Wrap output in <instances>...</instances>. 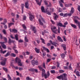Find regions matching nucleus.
<instances>
[{"label":"nucleus","instance_id":"f257e3e1","mask_svg":"<svg viewBox=\"0 0 80 80\" xmlns=\"http://www.w3.org/2000/svg\"><path fill=\"white\" fill-rule=\"evenodd\" d=\"M47 73V74L45 73V70L44 69H42V78L44 77V76L45 78L46 79L50 76V73L49 72V71H48Z\"/></svg>","mask_w":80,"mask_h":80},{"label":"nucleus","instance_id":"f03ea898","mask_svg":"<svg viewBox=\"0 0 80 80\" xmlns=\"http://www.w3.org/2000/svg\"><path fill=\"white\" fill-rule=\"evenodd\" d=\"M67 74L66 73H64L62 75H61L60 76H58L57 78L59 80H67Z\"/></svg>","mask_w":80,"mask_h":80},{"label":"nucleus","instance_id":"7ed1b4c3","mask_svg":"<svg viewBox=\"0 0 80 80\" xmlns=\"http://www.w3.org/2000/svg\"><path fill=\"white\" fill-rule=\"evenodd\" d=\"M1 60H2L1 62V64L2 65H3V66H4L5 65V64H6V62L7 61V58H2L1 59Z\"/></svg>","mask_w":80,"mask_h":80},{"label":"nucleus","instance_id":"20e7f679","mask_svg":"<svg viewBox=\"0 0 80 80\" xmlns=\"http://www.w3.org/2000/svg\"><path fill=\"white\" fill-rule=\"evenodd\" d=\"M15 61L16 62H18V65L19 66H21L22 67V64L21 63V60L19 58H18V57H17V58L15 59Z\"/></svg>","mask_w":80,"mask_h":80},{"label":"nucleus","instance_id":"39448f33","mask_svg":"<svg viewBox=\"0 0 80 80\" xmlns=\"http://www.w3.org/2000/svg\"><path fill=\"white\" fill-rule=\"evenodd\" d=\"M31 63L32 65L34 66L35 65H38V61L37 60L35 61L34 60H32L31 61Z\"/></svg>","mask_w":80,"mask_h":80},{"label":"nucleus","instance_id":"423d86ee","mask_svg":"<svg viewBox=\"0 0 80 80\" xmlns=\"http://www.w3.org/2000/svg\"><path fill=\"white\" fill-rule=\"evenodd\" d=\"M28 14L29 15V16H30L29 17L30 20L32 21V20H33V18H34V15L30 14V13H28Z\"/></svg>","mask_w":80,"mask_h":80},{"label":"nucleus","instance_id":"0eeeda50","mask_svg":"<svg viewBox=\"0 0 80 80\" xmlns=\"http://www.w3.org/2000/svg\"><path fill=\"white\" fill-rule=\"evenodd\" d=\"M4 43H5L4 42H0V43H1L2 48H4V49H6L7 48L6 47V45L3 44Z\"/></svg>","mask_w":80,"mask_h":80},{"label":"nucleus","instance_id":"6e6552de","mask_svg":"<svg viewBox=\"0 0 80 80\" xmlns=\"http://www.w3.org/2000/svg\"><path fill=\"white\" fill-rule=\"evenodd\" d=\"M28 70L29 71H30V72H38V71L37 69H33V68L29 69H28Z\"/></svg>","mask_w":80,"mask_h":80},{"label":"nucleus","instance_id":"1a4fd4ad","mask_svg":"<svg viewBox=\"0 0 80 80\" xmlns=\"http://www.w3.org/2000/svg\"><path fill=\"white\" fill-rule=\"evenodd\" d=\"M10 31L11 32H14V33H17V30L15 29L11 30V29H9Z\"/></svg>","mask_w":80,"mask_h":80},{"label":"nucleus","instance_id":"9d476101","mask_svg":"<svg viewBox=\"0 0 80 80\" xmlns=\"http://www.w3.org/2000/svg\"><path fill=\"white\" fill-rule=\"evenodd\" d=\"M42 47L43 49L45 51H47V52H48V53L50 52V51H49V50L48 48H45V47L44 46H42Z\"/></svg>","mask_w":80,"mask_h":80},{"label":"nucleus","instance_id":"9b49d317","mask_svg":"<svg viewBox=\"0 0 80 80\" xmlns=\"http://www.w3.org/2000/svg\"><path fill=\"white\" fill-rule=\"evenodd\" d=\"M25 7L26 8H27L28 9V7H29V4H28V2H26L25 3Z\"/></svg>","mask_w":80,"mask_h":80},{"label":"nucleus","instance_id":"f8f14e48","mask_svg":"<svg viewBox=\"0 0 80 80\" xmlns=\"http://www.w3.org/2000/svg\"><path fill=\"white\" fill-rule=\"evenodd\" d=\"M57 38L58 40V41H60V42H63V40L62 39V38H61L60 36H58L57 37Z\"/></svg>","mask_w":80,"mask_h":80},{"label":"nucleus","instance_id":"ddd939ff","mask_svg":"<svg viewBox=\"0 0 80 80\" xmlns=\"http://www.w3.org/2000/svg\"><path fill=\"white\" fill-rule=\"evenodd\" d=\"M57 25H58V26H59V27H65V26H63V24H62V23L60 22H59V23H58Z\"/></svg>","mask_w":80,"mask_h":80},{"label":"nucleus","instance_id":"4468645a","mask_svg":"<svg viewBox=\"0 0 80 80\" xmlns=\"http://www.w3.org/2000/svg\"><path fill=\"white\" fill-rule=\"evenodd\" d=\"M15 41L12 39H10V38H9V42H8V43H14Z\"/></svg>","mask_w":80,"mask_h":80},{"label":"nucleus","instance_id":"2eb2a0df","mask_svg":"<svg viewBox=\"0 0 80 80\" xmlns=\"http://www.w3.org/2000/svg\"><path fill=\"white\" fill-rule=\"evenodd\" d=\"M4 22H1V24H2L3 25H5L7 22V20L6 19H4Z\"/></svg>","mask_w":80,"mask_h":80},{"label":"nucleus","instance_id":"dca6fc26","mask_svg":"<svg viewBox=\"0 0 80 80\" xmlns=\"http://www.w3.org/2000/svg\"><path fill=\"white\" fill-rule=\"evenodd\" d=\"M41 10L42 12H43L45 13V9L44 8V7L43 6H42L41 8Z\"/></svg>","mask_w":80,"mask_h":80},{"label":"nucleus","instance_id":"f3484780","mask_svg":"<svg viewBox=\"0 0 80 80\" xmlns=\"http://www.w3.org/2000/svg\"><path fill=\"white\" fill-rule=\"evenodd\" d=\"M35 50L37 53H39V51H40V49H38L37 48H35Z\"/></svg>","mask_w":80,"mask_h":80},{"label":"nucleus","instance_id":"a211bd4d","mask_svg":"<svg viewBox=\"0 0 80 80\" xmlns=\"http://www.w3.org/2000/svg\"><path fill=\"white\" fill-rule=\"evenodd\" d=\"M24 7V4H22L21 5V8H22V13H23V8Z\"/></svg>","mask_w":80,"mask_h":80},{"label":"nucleus","instance_id":"6ab92c4d","mask_svg":"<svg viewBox=\"0 0 80 80\" xmlns=\"http://www.w3.org/2000/svg\"><path fill=\"white\" fill-rule=\"evenodd\" d=\"M74 8H73L72 7L71 8V9L70 12L71 13H72V14L73 13H74Z\"/></svg>","mask_w":80,"mask_h":80},{"label":"nucleus","instance_id":"aec40b11","mask_svg":"<svg viewBox=\"0 0 80 80\" xmlns=\"http://www.w3.org/2000/svg\"><path fill=\"white\" fill-rule=\"evenodd\" d=\"M32 31H34V33H36V32H37V30H36V28L35 27H32Z\"/></svg>","mask_w":80,"mask_h":80},{"label":"nucleus","instance_id":"412c9836","mask_svg":"<svg viewBox=\"0 0 80 80\" xmlns=\"http://www.w3.org/2000/svg\"><path fill=\"white\" fill-rule=\"evenodd\" d=\"M70 5L71 6H72V4H66L65 5V6L66 7H70Z\"/></svg>","mask_w":80,"mask_h":80},{"label":"nucleus","instance_id":"4be33fe9","mask_svg":"<svg viewBox=\"0 0 80 80\" xmlns=\"http://www.w3.org/2000/svg\"><path fill=\"white\" fill-rule=\"evenodd\" d=\"M14 24V23H8V28H10V27L12 26V25H13Z\"/></svg>","mask_w":80,"mask_h":80},{"label":"nucleus","instance_id":"5701e85b","mask_svg":"<svg viewBox=\"0 0 80 80\" xmlns=\"http://www.w3.org/2000/svg\"><path fill=\"white\" fill-rule=\"evenodd\" d=\"M40 18H41L42 22H43V23H45V20H44V19H43V18H42V16H41V15H40Z\"/></svg>","mask_w":80,"mask_h":80},{"label":"nucleus","instance_id":"b1692460","mask_svg":"<svg viewBox=\"0 0 80 80\" xmlns=\"http://www.w3.org/2000/svg\"><path fill=\"white\" fill-rule=\"evenodd\" d=\"M72 27H73L74 28H77V26L75 25V24H71Z\"/></svg>","mask_w":80,"mask_h":80},{"label":"nucleus","instance_id":"393cba45","mask_svg":"<svg viewBox=\"0 0 80 80\" xmlns=\"http://www.w3.org/2000/svg\"><path fill=\"white\" fill-rule=\"evenodd\" d=\"M38 21L40 23V25H43V23L42 22V21H41V19H38Z\"/></svg>","mask_w":80,"mask_h":80},{"label":"nucleus","instance_id":"a878e982","mask_svg":"<svg viewBox=\"0 0 80 80\" xmlns=\"http://www.w3.org/2000/svg\"><path fill=\"white\" fill-rule=\"evenodd\" d=\"M74 22H75L76 23H78V24H79L80 23V22H78V20H76V19H74Z\"/></svg>","mask_w":80,"mask_h":80},{"label":"nucleus","instance_id":"bb28decb","mask_svg":"<svg viewBox=\"0 0 80 80\" xmlns=\"http://www.w3.org/2000/svg\"><path fill=\"white\" fill-rule=\"evenodd\" d=\"M62 47H63L64 50L65 51L66 50V46L64 45H62Z\"/></svg>","mask_w":80,"mask_h":80},{"label":"nucleus","instance_id":"cd10ccee","mask_svg":"<svg viewBox=\"0 0 80 80\" xmlns=\"http://www.w3.org/2000/svg\"><path fill=\"white\" fill-rule=\"evenodd\" d=\"M9 55L10 52H7V53H6V55H4V57H8V56H9Z\"/></svg>","mask_w":80,"mask_h":80},{"label":"nucleus","instance_id":"c85d7f7f","mask_svg":"<svg viewBox=\"0 0 80 80\" xmlns=\"http://www.w3.org/2000/svg\"><path fill=\"white\" fill-rule=\"evenodd\" d=\"M18 34H16L15 35V39L16 40H18Z\"/></svg>","mask_w":80,"mask_h":80},{"label":"nucleus","instance_id":"c756f323","mask_svg":"<svg viewBox=\"0 0 80 80\" xmlns=\"http://www.w3.org/2000/svg\"><path fill=\"white\" fill-rule=\"evenodd\" d=\"M25 40L26 42H28V39H27V36H25Z\"/></svg>","mask_w":80,"mask_h":80},{"label":"nucleus","instance_id":"7c9ffc66","mask_svg":"<svg viewBox=\"0 0 80 80\" xmlns=\"http://www.w3.org/2000/svg\"><path fill=\"white\" fill-rule=\"evenodd\" d=\"M76 74L77 76H78V77H80V72L78 71H77L76 72Z\"/></svg>","mask_w":80,"mask_h":80},{"label":"nucleus","instance_id":"2f4dec72","mask_svg":"<svg viewBox=\"0 0 80 80\" xmlns=\"http://www.w3.org/2000/svg\"><path fill=\"white\" fill-rule=\"evenodd\" d=\"M41 40H42V43H43V44H45V40L44 39L42 38H41Z\"/></svg>","mask_w":80,"mask_h":80},{"label":"nucleus","instance_id":"473e14b6","mask_svg":"<svg viewBox=\"0 0 80 80\" xmlns=\"http://www.w3.org/2000/svg\"><path fill=\"white\" fill-rule=\"evenodd\" d=\"M3 38L4 39V40L5 41V43H7V38L3 37Z\"/></svg>","mask_w":80,"mask_h":80},{"label":"nucleus","instance_id":"72a5a7b5","mask_svg":"<svg viewBox=\"0 0 80 80\" xmlns=\"http://www.w3.org/2000/svg\"><path fill=\"white\" fill-rule=\"evenodd\" d=\"M6 51H3V50H1L0 51V52L1 53H3V54H4V53H6Z\"/></svg>","mask_w":80,"mask_h":80},{"label":"nucleus","instance_id":"f704fd0d","mask_svg":"<svg viewBox=\"0 0 80 80\" xmlns=\"http://www.w3.org/2000/svg\"><path fill=\"white\" fill-rule=\"evenodd\" d=\"M57 18H58V16L57 15H56V16H54V19L55 20H57Z\"/></svg>","mask_w":80,"mask_h":80},{"label":"nucleus","instance_id":"c9c22d12","mask_svg":"<svg viewBox=\"0 0 80 80\" xmlns=\"http://www.w3.org/2000/svg\"><path fill=\"white\" fill-rule=\"evenodd\" d=\"M26 80H32L31 78H30L29 77H28L26 78Z\"/></svg>","mask_w":80,"mask_h":80},{"label":"nucleus","instance_id":"e433bc0d","mask_svg":"<svg viewBox=\"0 0 80 80\" xmlns=\"http://www.w3.org/2000/svg\"><path fill=\"white\" fill-rule=\"evenodd\" d=\"M22 27H23L24 30H26L27 29V28H26V26H25V24H23L22 25Z\"/></svg>","mask_w":80,"mask_h":80},{"label":"nucleus","instance_id":"4c0bfd02","mask_svg":"<svg viewBox=\"0 0 80 80\" xmlns=\"http://www.w3.org/2000/svg\"><path fill=\"white\" fill-rule=\"evenodd\" d=\"M68 24V22H65L64 23V25H63V26H65V27H64V28H65L66 27V25Z\"/></svg>","mask_w":80,"mask_h":80},{"label":"nucleus","instance_id":"58836bf2","mask_svg":"<svg viewBox=\"0 0 80 80\" xmlns=\"http://www.w3.org/2000/svg\"><path fill=\"white\" fill-rule=\"evenodd\" d=\"M65 54H62L61 55V57L62 58H64V57H65Z\"/></svg>","mask_w":80,"mask_h":80},{"label":"nucleus","instance_id":"ea45409f","mask_svg":"<svg viewBox=\"0 0 80 80\" xmlns=\"http://www.w3.org/2000/svg\"><path fill=\"white\" fill-rule=\"evenodd\" d=\"M51 73H55V71L54 70H52L51 71Z\"/></svg>","mask_w":80,"mask_h":80},{"label":"nucleus","instance_id":"a19ab883","mask_svg":"<svg viewBox=\"0 0 80 80\" xmlns=\"http://www.w3.org/2000/svg\"><path fill=\"white\" fill-rule=\"evenodd\" d=\"M18 42L19 43H22L23 42V40H22V39H20V40H18Z\"/></svg>","mask_w":80,"mask_h":80},{"label":"nucleus","instance_id":"79ce46f5","mask_svg":"<svg viewBox=\"0 0 80 80\" xmlns=\"http://www.w3.org/2000/svg\"><path fill=\"white\" fill-rule=\"evenodd\" d=\"M59 2L60 4V6H61V7H63V4H62V2Z\"/></svg>","mask_w":80,"mask_h":80},{"label":"nucleus","instance_id":"37998d69","mask_svg":"<svg viewBox=\"0 0 80 80\" xmlns=\"http://www.w3.org/2000/svg\"><path fill=\"white\" fill-rule=\"evenodd\" d=\"M71 65H72V64H70L68 67V68L69 70H72V67H71Z\"/></svg>","mask_w":80,"mask_h":80},{"label":"nucleus","instance_id":"c03bdc74","mask_svg":"<svg viewBox=\"0 0 80 80\" xmlns=\"http://www.w3.org/2000/svg\"><path fill=\"white\" fill-rule=\"evenodd\" d=\"M3 32L5 35H6L7 34V32H6V30L5 29H3Z\"/></svg>","mask_w":80,"mask_h":80},{"label":"nucleus","instance_id":"a18cd8bd","mask_svg":"<svg viewBox=\"0 0 80 80\" xmlns=\"http://www.w3.org/2000/svg\"><path fill=\"white\" fill-rule=\"evenodd\" d=\"M11 55L12 56V57H16V55L13 53H12L11 54Z\"/></svg>","mask_w":80,"mask_h":80},{"label":"nucleus","instance_id":"49530a36","mask_svg":"<svg viewBox=\"0 0 80 80\" xmlns=\"http://www.w3.org/2000/svg\"><path fill=\"white\" fill-rule=\"evenodd\" d=\"M56 28L55 27H53V28H51V29L52 30V31H53L55 29H56Z\"/></svg>","mask_w":80,"mask_h":80},{"label":"nucleus","instance_id":"de8ad7c7","mask_svg":"<svg viewBox=\"0 0 80 80\" xmlns=\"http://www.w3.org/2000/svg\"><path fill=\"white\" fill-rule=\"evenodd\" d=\"M57 67L58 68V67H59V66H60V63L58 62H57Z\"/></svg>","mask_w":80,"mask_h":80},{"label":"nucleus","instance_id":"09e8293b","mask_svg":"<svg viewBox=\"0 0 80 80\" xmlns=\"http://www.w3.org/2000/svg\"><path fill=\"white\" fill-rule=\"evenodd\" d=\"M3 69L4 70V71H5L6 72H7V69L5 67L3 68Z\"/></svg>","mask_w":80,"mask_h":80},{"label":"nucleus","instance_id":"8fccbe9b","mask_svg":"<svg viewBox=\"0 0 80 80\" xmlns=\"http://www.w3.org/2000/svg\"><path fill=\"white\" fill-rule=\"evenodd\" d=\"M42 67L44 68H46V67H45V63H43L42 64Z\"/></svg>","mask_w":80,"mask_h":80},{"label":"nucleus","instance_id":"3c124183","mask_svg":"<svg viewBox=\"0 0 80 80\" xmlns=\"http://www.w3.org/2000/svg\"><path fill=\"white\" fill-rule=\"evenodd\" d=\"M47 57H49V58H52V56H51V55H50V54H47Z\"/></svg>","mask_w":80,"mask_h":80},{"label":"nucleus","instance_id":"603ef678","mask_svg":"<svg viewBox=\"0 0 80 80\" xmlns=\"http://www.w3.org/2000/svg\"><path fill=\"white\" fill-rule=\"evenodd\" d=\"M52 32L53 33H54L57 34V30H53V31H52Z\"/></svg>","mask_w":80,"mask_h":80},{"label":"nucleus","instance_id":"864d4df0","mask_svg":"<svg viewBox=\"0 0 80 80\" xmlns=\"http://www.w3.org/2000/svg\"><path fill=\"white\" fill-rule=\"evenodd\" d=\"M38 68H39V70H42V68H42V67H41V66H38Z\"/></svg>","mask_w":80,"mask_h":80},{"label":"nucleus","instance_id":"5fc2aeb1","mask_svg":"<svg viewBox=\"0 0 80 80\" xmlns=\"http://www.w3.org/2000/svg\"><path fill=\"white\" fill-rule=\"evenodd\" d=\"M46 12H47V14H48L49 15H51V13L50 12H48V11H47V10L46 11Z\"/></svg>","mask_w":80,"mask_h":80},{"label":"nucleus","instance_id":"6e6d98bb","mask_svg":"<svg viewBox=\"0 0 80 80\" xmlns=\"http://www.w3.org/2000/svg\"><path fill=\"white\" fill-rule=\"evenodd\" d=\"M63 72H64V71L63 70H59V73H63Z\"/></svg>","mask_w":80,"mask_h":80},{"label":"nucleus","instance_id":"4d7b16f0","mask_svg":"<svg viewBox=\"0 0 80 80\" xmlns=\"http://www.w3.org/2000/svg\"><path fill=\"white\" fill-rule=\"evenodd\" d=\"M26 16H23V20H26Z\"/></svg>","mask_w":80,"mask_h":80},{"label":"nucleus","instance_id":"13d9d810","mask_svg":"<svg viewBox=\"0 0 80 80\" xmlns=\"http://www.w3.org/2000/svg\"><path fill=\"white\" fill-rule=\"evenodd\" d=\"M4 28H5V29H7V26L5 25V24H4Z\"/></svg>","mask_w":80,"mask_h":80},{"label":"nucleus","instance_id":"bf43d9fd","mask_svg":"<svg viewBox=\"0 0 80 80\" xmlns=\"http://www.w3.org/2000/svg\"><path fill=\"white\" fill-rule=\"evenodd\" d=\"M8 77L9 80H11V78H11L10 76V75H9V74L8 75Z\"/></svg>","mask_w":80,"mask_h":80},{"label":"nucleus","instance_id":"052dcab7","mask_svg":"<svg viewBox=\"0 0 80 80\" xmlns=\"http://www.w3.org/2000/svg\"><path fill=\"white\" fill-rule=\"evenodd\" d=\"M67 16H68V14L67 13H65L64 15V16L63 17H67Z\"/></svg>","mask_w":80,"mask_h":80},{"label":"nucleus","instance_id":"680f3d73","mask_svg":"<svg viewBox=\"0 0 80 80\" xmlns=\"http://www.w3.org/2000/svg\"><path fill=\"white\" fill-rule=\"evenodd\" d=\"M19 57L21 59H23V56L22 55H20Z\"/></svg>","mask_w":80,"mask_h":80},{"label":"nucleus","instance_id":"e2e57ef3","mask_svg":"<svg viewBox=\"0 0 80 80\" xmlns=\"http://www.w3.org/2000/svg\"><path fill=\"white\" fill-rule=\"evenodd\" d=\"M0 36L1 39H3V37L2 36V35L0 34Z\"/></svg>","mask_w":80,"mask_h":80},{"label":"nucleus","instance_id":"0e129e2a","mask_svg":"<svg viewBox=\"0 0 80 80\" xmlns=\"http://www.w3.org/2000/svg\"><path fill=\"white\" fill-rule=\"evenodd\" d=\"M78 10L79 12H80V6H78Z\"/></svg>","mask_w":80,"mask_h":80},{"label":"nucleus","instance_id":"69168bd1","mask_svg":"<svg viewBox=\"0 0 80 80\" xmlns=\"http://www.w3.org/2000/svg\"><path fill=\"white\" fill-rule=\"evenodd\" d=\"M14 50L15 51V53H18V52L17 50V49H15Z\"/></svg>","mask_w":80,"mask_h":80},{"label":"nucleus","instance_id":"338daca9","mask_svg":"<svg viewBox=\"0 0 80 80\" xmlns=\"http://www.w3.org/2000/svg\"><path fill=\"white\" fill-rule=\"evenodd\" d=\"M54 48V46H51V49L52 50V49H53V48Z\"/></svg>","mask_w":80,"mask_h":80},{"label":"nucleus","instance_id":"774afa93","mask_svg":"<svg viewBox=\"0 0 80 80\" xmlns=\"http://www.w3.org/2000/svg\"><path fill=\"white\" fill-rule=\"evenodd\" d=\"M44 2L45 3V5H48V3L47 2V1H44Z\"/></svg>","mask_w":80,"mask_h":80}]
</instances>
